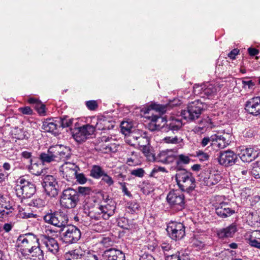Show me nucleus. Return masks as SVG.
<instances>
[{"label": "nucleus", "mask_w": 260, "mask_h": 260, "mask_svg": "<svg viewBox=\"0 0 260 260\" xmlns=\"http://www.w3.org/2000/svg\"><path fill=\"white\" fill-rule=\"evenodd\" d=\"M175 180L179 188L187 192L193 190L196 187V181L192 174L183 169L178 171L175 175Z\"/></svg>", "instance_id": "1"}, {"label": "nucleus", "mask_w": 260, "mask_h": 260, "mask_svg": "<svg viewBox=\"0 0 260 260\" xmlns=\"http://www.w3.org/2000/svg\"><path fill=\"white\" fill-rule=\"evenodd\" d=\"M39 239L36 235L28 233L19 236L16 244L19 250L23 255L35 247H37V245L39 243Z\"/></svg>", "instance_id": "2"}, {"label": "nucleus", "mask_w": 260, "mask_h": 260, "mask_svg": "<svg viewBox=\"0 0 260 260\" xmlns=\"http://www.w3.org/2000/svg\"><path fill=\"white\" fill-rule=\"evenodd\" d=\"M15 192L17 196L19 198H30L36 192V186L24 177H20L17 180Z\"/></svg>", "instance_id": "3"}, {"label": "nucleus", "mask_w": 260, "mask_h": 260, "mask_svg": "<svg viewBox=\"0 0 260 260\" xmlns=\"http://www.w3.org/2000/svg\"><path fill=\"white\" fill-rule=\"evenodd\" d=\"M219 87L215 84L207 82L202 84H195L193 88L194 94L205 99H210L216 95Z\"/></svg>", "instance_id": "4"}, {"label": "nucleus", "mask_w": 260, "mask_h": 260, "mask_svg": "<svg viewBox=\"0 0 260 260\" xmlns=\"http://www.w3.org/2000/svg\"><path fill=\"white\" fill-rule=\"evenodd\" d=\"M79 201V194L76 190L68 188L63 190L60 199V204L62 207L67 209L74 208Z\"/></svg>", "instance_id": "5"}, {"label": "nucleus", "mask_w": 260, "mask_h": 260, "mask_svg": "<svg viewBox=\"0 0 260 260\" xmlns=\"http://www.w3.org/2000/svg\"><path fill=\"white\" fill-rule=\"evenodd\" d=\"M166 106L156 104H151L149 106L143 108L141 110V114L145 118L150 120L151 122H155L157 127H160L162 125L158 123L159 121L166 122V118L163 117L154 115L153 113L151 115H149V114L152 110L164 113L166 111Z\"/></svg>", "instance_id": "6"}, {"label": "nucleus", "mask_w": 260, "mask_h": 260, "mask_svg": "<svg viewBox=\"0 0 260 260\" xmlns=\"http://www.w3.org/2000/svg\"><path fill=\"white\" fill-rule=\"evenodd\" d=\"M203 109L202 103L196 101L189 103L186 109L182 110L181 114L184 119L193 120L199 117Z\"/></svg>", "instance_id": "7"}, {"label": "nucleus", "mask_w": 260, "mask_h": 260, "mask_svg": "<svg viewBox=\"0 0 260 260\" xmlns=\"http://www.w3.org/2000/svg\"><path fill=\"white\" fill-rule=\"evenodd\" d=\"M167 201L171 208L181 210L184 208L185 197L183 193L178 190H172L167 195Z\"/></svg>", "instance_id": "8"}, {"label": "nucleus", "mask_w": 260, "mask_h": 260, "mask_svg": "<svg viewBox=\"0 0 260 260\" xmlns=\"http://www.w3.org/2000/svg\"><path fill=\"white\" fill-rule=\"evenodd\" d=\"M48 151L54 161L68 159L71 155L70 148L62 145L52 146L48 149Z\"/></svg>", "instance_id": "9"}, {"label": "nucleus", "mask_w": 260, "mask_h": 260, "mask_svg": "<svg viewBox=\"0 0 260 260\" xmlns=\"http://www.w3.org/2000/svg\"><path fill=\"white\" fill-rule=\"evenodd\" d=\"M166 230L169 236L175 241L181 240L185 234V226L181 222H170Z\"/></svg>", "instance_id": "10"}, {"label": "nucleus", "mask_w": 260, "mask_h": 260, "mask_svg": "<svg viewBox=\"0 0 260 260\" xmlns=\"http://www.w3.org/2000/svg\"><path fill=\"white\" fill-rule=\"evenodd\" d=\"M43 219L46 223L59 228L64 226L68 220L66 215L59 212L48 213L44 215Z\"/></svg>", "instance_id": "11"}, {"label": "nucleus", "mask_w": 260, "mask_h": 260, "mask_svg": "<svg viewBox=\"0 0 260 260\" xmlns=\"http://www.w3.org/2000/svg\"><path fill=\"white\" fill-rule=\"evenodd\" d=\"M79 170V167L74 163L66 162L59 168L60 176L68 181H72L75 178Z\"/></svg>", "instance_id": "12"}, {"label": "nucleus", "mask_w": 260, "mask_h": 260, "mask_svg": "<svg viewBox=\"0 0 260 260\" xmlns=\"http://www.w3.org/2000/svg\"><path fill=\"white\" fill-rule=\"evenodd\" d=\"M42 185L46 193L51 197L58 194V184L56 179L51 175H47L43 178Z\"/></svg>", "instance_id": "13"}, {"label": "nucleus", "mask_w": 260, "mask_h": 260, "mask_svg": "<svg viewBox=\"0 0 260 260\" xmlns=\"http://www.w3.org/2000/svg\"><path fill=\"white\" fill-rule=\"evenodd\" d=\"M81 232L79 229L73 225H70L65 228L63 239L67 243L77 242L81 238Z\"/></svg>", "instance_id": "14"}, {"label": "nucleus", "mask_w": 260, "mask_h": 260, "mask_svg": "<svg viewBox=\"0 0 260 260\" xmlns=\"http://www.w3.org/2000/svg\"><path fill=\"white\" fill-rule=\"evenodd\" d=\"M237 159V155L231 150L220 152L217 157L219 164L225 167L231 166L234 165Z\"/></svg>", "instance_id": "15"}, {"label": "nucleus", "mask_w": 260, "mask_h": 260, "mask_svg": "<svg viewBox=\"0 0 260 260\" xmlns=\"http://www.w3.org/2000/svg\"><path fill=\"white\" fill-rule=\"evenodd\" d=\"M13 211V203L0 192V218L7 217Z\"/></svg>", "instance_id": "16"}, {"label": "nucleus", "mask_w": 260, "mask_h": 260, "mask_svg": "<svg viewBox=\"0 0 260 260\" xmlns=\"http://www.w3.org/2000/svg\"><path fill=\"white\" fill-rule=\"evenodd\" d=\"M245 110L254 116L260 115V96H255L248 100L245 104Z\"/></svg>", "instance_id": "17"}, {"label": "nucleus", "mask_w": 260, "mask_h": 260, "mask_svg": "<svg viewBox=\"0 0 260 260\" xmlns=\"http://www.w3.org/2000/svg\"><path fill=\"white\" fill-rule=\"evenodd\" d=\"M259 153L257 148L250 147L242 149L238 155L243 162H251L258 157Z\"/></svg>", "instance_id": "18"}, {"label": "nucleus", "mask_w": 260, "mask_h": 260, "mask_svg": "<svg viewBox=\"0 0 260 260\" xmlns=\"http://www.w3.org/2000/svg\"><path fill=\"white\" fill-rule=\"evenodd\" d=\"M115 209V202L111 199H109L98 208V210L102 213L103 219H108L110 216L113 215Z\"/></svg>", "instance_id": "19"}, {"label": "nucleus", "mask_w": 260, "mask_h": 260, "mask_svg": "<svg viewBox=\"0 0 260 260\" xmlns=\"http://www.w3.org/2000/svg\"><path fill=\"white\" fill-rule=\"evenodd\" d=\"M42 245H43L47 250L53 254H55L58 250L59 246L56 240L49 236L43 234L40 236Z\"/></svg>", "instance_id": "20"}, {"label": "nucleus", "mask_w": 260, "mask_h": 260, "mask_svg": "<svg viewBox=\"0 0 260 260\" xmlns=\"http://www.w3.org/2000/svg\"><path fill=\"white\" fill-rule=\"evenodd\" d=\"M178 150L176 149H166L158 154V160L164 164L173 162L177 158Z\"/></svg>", "instance_id": "21"}, {"label": "nucleus", "mask_w": 260, "mask_h": 260, "mask_svg": "<svg viewBox=\"0 0 260 260\" xmlns=\"http://www.w3.org/2000/svg\"><path fill=\"white\" fill-rule=\"evenodd\" d=\"M106 260H125L124 253L116 248H109L105 250L103 254Z\"/></svg>", "instance_id": "22"}, {"label": "nucleus", "mask_w": 260, "mask_h": 260, "mask_svg": "<svg viewBox=\"0 0 260 260\" xmlns=\"http://www.w3.org/2000/svg\"><path fill=\"white\" fill-rule=\"evenodd\" d=\"M203 181L207 186H211L217 184L221 179L220 175L216 171H210L205 173L201 176Z\"/></svg>", "instance_id": "23"}, {"label": "nucleus", "mask_w": 260, "mask_h": 260, "mask_svg": "<svg viewBox=\"0 0 260 260\" xmlns=\"http://www.w3.org/2000/svg\"><path fill=\"white\" fill-rule=\"evenodd\" d=\"M216 213L220 217L225 218L235 213L228 202H222L216 207Z\"/></svg>", "instance_id": "24"}, {"label": "nucleus", "mask_w": 260, "mask_h": 260, "mask_svg": "<svg viewBox=\"0 0 260 260\" xmlns=\"http://www.w3.org/2000/svg\"><path fill=\"white\" fill-rule=\"evenodd\" d=\"M228 135L224 136L212 135V146L218 149H223L229 145L230 141L227 139Z\"/></svg>", "instance_id": "25"}, {"label": "nucleus", "mask_w": 260, "mask_h": 260, "mask_svg": "<svg viewBox=\"0 0 260 260\" xmlns=\"http://www.w3.org/2000/svg\"><path fill=\"white\" fill-rule=\"evenodd\" d=\"M237 231V226L233 223L225 228L219 230L217 231V235L219 238H230L233 236Z\"/></svg>", "instance_id": "26"}, {"label": "nucleus", "mask_w": 260, "mask_h": 260, "mask_svg": "<svg viewBox=\"0 0 260 260\" xmlns=\"http://www.w3.org/2000/svg\"><path fill=\"white\" fill-rule=\"evenodd\" d=\"M23 255L29 256L32 260H44V253L40 248V243Z\"/></svg>", "instance_id": "27"}, {"label": "nucleus", "mask_w": 260, "mask_h": 260, "mask_svg": "<svg viewBox=\"0 0 260 260\" xmlns=\"http://www.w3.org/2000/svg\"><path fill=\"white\" fill-rule=\"evenodd\" d=\"M85 255V252L78 248L66 253L65 257L66 260H78L84 258Z\"/></svg>", "instance_id": "28"}, {"label": "nucleus", "mask_w": 260, "mask_h": 260, "mask_svg": "<svg viewBox=\"0 0 260 260\" xmlns=\"http://www.w3.org/2000/svg\"><path fill=\"white\" fill-rule=\"evenodd\" d=\"M183 123L180 119L177 117H171L167 120V126L172 131H178L182 127Z\"/></svg>", "instance_id": "29"}, {"label": "nucleus", "mask_w": 260, "mask_h": 260, "mask_svg": "<svg viewBox=\"0 0 260 260\" xmlns=\"http://www.w3.org/2000/svg\"><path fill=\"white\" fill-rule=\"evenodd\" d=\"M96 120V123L94 126L95 129L98 130H106L110 129L113 127L112 124L110 121L105 118H98Z\"/></svg>", "instance_id": "30"}, {"label": "nucleus", "mask_w": 260, "mask_h": 260, "mask_svg": "<svg viewBox=\"0 0 260 260\" xmlns=\"http://www.w3.org/2000/svg\"><path fill=\"white\" fill-rule=\"evenodd\" d=\"M162 141L168 144L179 145L181 147H182L184 144L183 139L177 136L166 137L162 139Z\"/></svg>", "instance_id": "31"}, {"label": "nucleus", "mask_w": 260, "mask_h": 260, "mask_svg": "<svg viewBox=\"0 0 260 260\" xmlns=\"http://www.w3.org/2000/svg\"><path fill=\"white\" fill-rule=\"evenodd\" d=\"M30 165L28 167V170L31 174L39 176L43 173V165L39 162H33L31 159H29Z\"/></svg>", "instance_id": "32"}, {"label": "nucleus", "mask_w": 260, "mask_h": 260, "mask_svg": "<svg viewBox=\"0 0 260 260\" xmlns=\"http://www.w3.org/2000/svg\"><path fill=\"white\" fill-rule=\"evenodd\" d=\"M57 126L56 121L48 119L43 122L42 128L47 132L54 133L57 129Z\"/></svg>", "instance_id": "33"}, {"label": "nucleus", "mask_w": 260, "mask_h": 260, "mask_svg": "<svg viewBox=\"0 0 260 260\" xmlns=\"http://www.w3.org/2000/svg\"><path fill=\"white\" fill-rule=\"evenodd\" d=\"M105 171L99 166L94 165L90 171V176L95 179L101 178Z\"/></svg>", "instance_id": "34"}, {"label": "nucleus", "mask_w": 260, "mask_h": 260, "mask_svg": "<svg viewBox=\"0 0 260 260\" xmlns=\"http://www.w3.org/2000/svg\"><path fill=\"white\" fill-rule=\"evenodd\" d=\"M80 128L87 138L91 136L95 131V128L93 125L86 124L80 127Z\"/></svg>", "instance_id": "35"}, {"label": "nucleus", "mask_w": 260, "mask_h": 260, "mask_svg": "<svg viewBox=\"0 0 260 260\" xmlns=\"http://www.w3.org/2000/svg\"><path fill=\"white\" fill-rule=\"evenodd\" d=\"M39 158L43 164L54 161V160L48 150L46 153H41L39 155Z\"/></svg>", "instance_id": "36"}, {"label": "nucleus", "mask_w": 260, "mask_h": 260, "mask_svg": "<svg viewBox=\"0 0 260 260\" xmlns=\"http://www.w3.org/2000/svg\"><path fill=\"white\" fill-rule=\"evenodd\" d=\"M133 128V125L131 122L127 121H123L121 123V132L126 136L128 134L131 133V130Z\"/></svg>", "instance_id": "37"}, {"label": "nucleus", "mask_w": 260, "mask_h": 260, "mask_svg": "<svg viewBox=\"0 0 260 260\" xmlns=\"http://www.w3.org/2000/svg\"><path fill=\"white\" fill-rule=\"evenodd\" d=\"M127 136V141L132 145H135L137 144L139 135L136 132H131L128 134Z\"/></svg>", "instance_id": "38"}, {"label": "nucleus", "mask_w": 260, "mask_h": 260, "mask_svg": "<svg viewBox=\"0 0 260 260\" xmlns=\"http://www.w3.org/2000/svg\"><path fill=\"white\" fill-rule=\"evenodd\" d=\"M137 144L140 147L149 144V139L147 136L146 133H144L143 135H140L137 142Z\"/></svg>", "instance_id": "39"}, {"label": "nucleus", "mask_w": 260, "mask_h": 260, "mask_svg": "<svg viewBox=\"0 0 260 260\" xmlns=\"http://www.w3.org/2000/svg\"><path fill=\"white\" fill-rule=\"evenodd\" d=\"M73 137L78 142H84L87 139L80 127L78 128V131L73 135Z\"/></svg>", "instance_id": "40"}, {"label": "nucleus", "mask_w": 260, "mask_h": 260, "mask_svg": "<svg viewBox=\"0 0 260 260\" xmlns=\"http://www.w3.org/2000/svg\"><path fill=\"white\" fill-rule=\"evenodd\" d=\"M194 156L201 161L208 160L209 158V155L207 153L201 150L197 151Z\"/></svg>", "instance_id": "41"}, {"label": "nucleus", "mask_w": 260, "mask_h": 260, "mask_svg": "<svg viewBox=\"0 0 260 260\" xmlns=\"http://www.w3.org/2000/svg\"><path fill=\"white\" fill-rule=\"evenodd\" d=\"M88 216L91 219H94L95 220H98L103 218L102 213L100 211L98 210V208L94 210L89 212Z\"/></svg>", "instance_id": "42"}, {"label": "nucleus", "mask_w": 260, "mask_h": 260, "mask_svg": "<svg viewBox=\"0 0 260 260\" xmlns=\"http://www.w3.org/2000/svg\"><path fill=\"white\" fill-rule=\"evenodd\" d=\"M251 174L255 178H260V163L256 162L253 164Z\"/></svg>", "instance_id": "43"}, {"label": "nucleus", "mask_w": 260, "mask_h": 260, "mask_svg": "<svg viewBox=\"0 0 260 260\" xmlns=\"http://www.w3.org/2000/svg\"><path fill=\"white\" fill-rule=\"evenodd\" d=\"M233 251H231L229 250H226L224 251H222L220 253V260H233Z\"/></svg>", "instance_id": "44"}, {"label": "nucleus", "mask_w": 260, "mask_h": 260, "mask_svg": "<svg viewBox=\"0 0 260 260\" xmlns=\"http://www.w3.org/2000/svg\"><path fill=\"white\" fill-rule=\"evenodd\" d=\"M59 122L62 127H70L73 123V119L67 117L61 118Z\"/></svg>", "instance_id": "45"}, {"label": "nucleus", "mask_w": 260, "mask_h": 260, "mask_svg": "<svg viewBox=\"0 0 260 260\" xmlns=\"http://www.w3.org/2000/svg\"><path fill=\"white\" fill-rule=\"evenodd\" d=\"M177 157L178 164H188L190 161L189 156L186 155L179 154L178 156L177 155Z\"/></svg>", "instance_id": "46"}, {"label": "nucleus", "mask_w": 260, "mask_h": 260, "mask_svg": "<svg viewBox=\"0 0 260 260\" xmlns=\"http://www.w3.org/2000/svg\"><path fill=\"white\" fill-rule=\"evenodd\" d=\"M102 181L106 183L109 186L114 184V181L112 178L109 176L106 172L102 177Z\"/></svg>", "instance_id": "47"}, {"label": "nucleus", "mask_w": 260, "mask_h": 260, "mask_svg": "<svg viewBox=\"0 0 260 260\" xmlns=\"http://www.w3.org/2000/svg\"><path fill=\"white\" fill-rule=\"evenodd\" d=\"M249 244L254 247L260 249V240L251 236L248 240Z\"/></svg>", "instance_id": "48"}, {"label": "nucleus", "mask_w": 260, "mask_h": 260, "mask_svg": "<svg viewBox=\"0 0 260 260\" xmlns=\"http://www.w3.org/2000/svg\"><path fill=\"white\" fill-rule=\"evenodd\" d=\"M145 173L144 170L142 168H139L134 169L131 171V174L138 177H142L144 176Z\"/></svg>", "instance_id": "49"}, {"label": "nucleus", "mask_w": 260, "mask_h": 260, "mask_svg": "<svg viewBox=\"0 0 260 260\" xmlns=\"http://www.w3.org/2000/svg\"><path fill=\"white\" fill-rule=\"evenodd\" d=\"M33 204L34 206L40 208L45 206L46 202L43 199L37 198L33 201Z\"/></svg>", "instance_id": "50"}, {"label": "nucleus", "mask_w": 260, "mask_h": 260, "mask_svg": "<svg viewBox=\"0 0 260 260\" xmlns=\"http://www.w3.org/2000/svg\"><path fill=\"white\" fill-rule=\"evenodd\" d=\"M35 108L40 115H44L45 113V106L41 102L38 103Z\"/></svg>", "instance_id": "51"}, {"label": "nucleus", "mask_w": 260, "mask_h": 260, "mask_svg": "<svg viewBox=\"0 0 260 260\" xmlns=\"http://www.w3.org/2000/svg\"><path fill=\"white\" fill-rule=\"evenodd\" d=\"M86 105L88 109L90 110H95L98 106L96 101L94 100L87 101L86 102Z\"/></svg>", "instance_id": "52"}, {"label": "nucleus", "mask_w": 260, "mask_h": 260, "mask_svg": "<svg viewBox=\"0 0 260 260\" xmlns=\"http://www.w3.org/2000/svg\"><path fill=\"white\" fill-rule=\"evenodd\" d=\"M90 191L91 189L89 187L81 186L78 187V190H77L79 195V193L82 195L89 194Z\"/></svg>", "instance_id": "53"}, {"label": "nucleus", "mask_w": 260, "mask_h": 260, "mask_svg": "<svg viewBox=\"0 0 260 260\" xmlns=\"http://www.w3.org/2000/svg\"><path fill=\"white\" fill-rule=\"evenodd\" d=\"M242 85L244 88L251 89L253 88L255 84L251 80H243L242 81Z\"/></svg>", "instance_id": "54"}, {"label": "nucleus", "mask_w": 260, "mask_h": 260, "mask_svg": "<svg viewBox=\"0 0 260 260\" xmlns=\"http://www.w3.org/2000/svg\"><path fill=\"white\" fill-rule=\"evenodd\" d=\"M140 149L146 156L148 157L150 155L149 144L141 146V147H140Z\"/></svg>", "instance_id": "55"}, {"label": "nucleus", "mask_w": 260, "mask_h": 260, "mask_svg": "<svg viewBox=\"0 0 260 260\" xmlns=\"http://www.w3.org/2000/svg\"><path fill=\"white\" fill-rule=\"evenodd\" d=\"M158 172H166L167 171L164 167L155 166L151 172V176H154L155 174Z\"/></svg>", "instance_id": "56"}, {"label": "nucleus", "mask_w": 260, "mask_h": 260, "mask_svg": "<svg viewBox=\"0 0 260 260\" xmlns=\"http://www.w3.org/2000/svg\"><path fill=\"white\" fill-rule=\"evenodd\" d=\"M75 178L77 179V181L80 184H84L87 181V179L82 173L79 174L77 173Z\"/></svg>", "instance_id": "57"}, {"label": "nucleus", "mask_w": 260, "mask_h": 260, "mask_svg": "<svg viewBox=\"0 0 260 260\" xmlns=\"http://www.w3.org/2000/svg\"><path fill=\"white\" fill-rule=\"evenodd\" d=\"M212 146V136L210 137H204L201 142V145L203 147L206 146L209 143Z\"/></svg>", "instance_id": "58"}, {"label": "nucleus", "mask_w": 260, "mask_h": 260, "mask_svg": "<svg viewBox=\"0 0 260 260\" xmlns=\"http://www.w3.org/2000/svg\"><path fill=\"white\" fill-rule=\"evenodd\" d=\"M248 218L249 219L251 218V224L253 225H255L259 220V217L257 216L256 213H252V214H249Z\"/></svg>", "instance_id": "59"}, {"label": "nucleus", "mask_w": 260, "mask_h": 260, "mask_svg": "<svg viewBox=\"0 0 260 260\" xmlns=\"http://www.w3.org/2000/svg\"><path fill=\"white\" fill-rule=\"evenodd\" d=\"M137 159V156L133 152H132V157H128L127 158L126 163L129 165L132 166L136 164V160Z\"/></svg>", "instance_id": "60"}, {"label": "nucleus", "mask_w": 260, "mask_h": 260, "mask_svg": "<svg viewBox=\"0 0 260 260\" xmlns=\"http://www.w3.org/2000/svg\"><path fill=\"white\" fill-rule=\"evenodd\" d=\"M113 241L109 238H105L101 241V243L105 247H108L113 244Z\"/></svg>", "instance_id": "61"}, {"label": "nucleus", "mask_w": 260, "mask_h": 260, "mask_svg": "<svg viewBox=\"0 0 260 260\" xmlns=\"http://www.w3.org/2000/svg\"><path fill=\"white\" fill-rule=\"evenodd\" d=\"M161 248L164 252H167L171 249V245L168 242H164L161 244Z\"/></svg>", "instance_id": "62"}, {"label": "nucleus", "mask_w": 260, "mask_h": 260, "mask_svg": "<svg viewBox=\"0 0 260 260\" xmlns=\"http://www.w3.org/2000/svg\"><path fill=\"white\" fill-rule=\"evenodd\" d=\"M19 110L24 114L31 115L32 113V110L29 107L20 108Z\"/></svg>", "instance_id": "63"}, {"label": "nucleus", "mask_w": 260, "mask_h": 260, "mask_svg": "<svg viewBox=\"0 0 260 260\" xmlns=\"http://www.w3.org/2000/svg\"><path fill=\"white\" fill-rule=\"evenodd\" d=\"M83 258L84 260H98V256L91 253H87Z\"/></svg>", "instance_id": "64"}]
</instances>
